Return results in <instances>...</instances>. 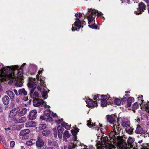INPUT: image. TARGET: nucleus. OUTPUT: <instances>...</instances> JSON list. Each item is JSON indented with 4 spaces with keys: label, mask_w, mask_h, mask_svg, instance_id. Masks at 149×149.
I'll list each match as a JSON object with an SVG mask.
<instances>
[{
    "label": "nucleus",
    "mask_w": 149,
    "mask_h": 149,
    "mask_svg": "<svg viewBox=\"0 0 149 149\" xmlns=\"http://www.w3.org/2000/svg\"><path fill=\"white\" fill-rule=\"evenodd\" d=\"M15 145V142H14V141H11L10 142V145L11 147H13V146H14Z\"/></svg>",
    "instance_id": "nucleus-48"
},
{
    "label": "nucleus",
    "mask_w": 149,
    "mask_h": 149,
    "mask_svg": "<svg viewBox=\"0 0 149 149\" xmlns=\"http://www.w3.org/2000/svg\"><path fill=\"white\" fill-rule=\"evenodd\" d=\"M51 115L54 117H55L57 116V115L56 113H54L53 112H51Z\"/></svg>",
    "instance_id": "nucleus-51"
},
{
    "label": "nucleus",
    "mask_w": 149,
    "mask_h": 149,
    "mask_svg": "<svg viewBox=\"0 0 149 149\" xmlns=\"http://www.w3.org/2000/svg\"><path fill=\"white\" fill-rule=\"evenodd\" d=\"M103 96V95L98 94L94 95L93 99L96 102H98V101H99L100 100L102 99V97Z\"/></svg>",
    "instance_id": "nucleus-23"
},
{
    "label": "nucleus",
    "mask_w": 149,
    "mask_h": 149,
    "mask_svg": "<svg viewBox=\"0 0 149 149\" xmlns=\"http://www.w3.org/2000/svg\"><path fill=\"white\" fill-rule=\"evenodd\" d=\"M26 120V118L25 117H19L16 116L14 119V121L17 123H21L25 122Z\"/></svg>",
    "instance_id": "nucleus-13"
},
{
    "label": "nucleus",
    "mask_w": 149,
    "mask_h": 149,
    "mask_svg": "<svg viewBox=\"0 0 149 149\" xmlns=\"http://www.w3.org/2000/svg\"><path fill=\"white\" fill-rule=\"evenodd\" d=\"M37 116V111L36 110H32L30 112L29 116V118L30 120L35 119Z\"/></svg>",
    "instance_id": "nucleus-17"
},
{
    "label": "nucleus",
    "mask_w": 149,
    "mask_h": 149,
    "mask_svg": "<svg viewBox=\"0 0 149 149\" xmlns=\"http://www.w3.org/2000/svg\"><path fill=\"white\" fill-rule=\"evenodd\" d=\"M57 129L58 131V137L59 138L62 139L63 137V133L64 129L61 126H60L58 127Z\"/></svg>",
    "instance_id": "nucleus-20"
},
{
    "label": "nucleus",
    "mask_w": 149,
    "mask_h": 149,
    "mask_svg": "<svg viewBox=\"0 0 149 149\" xmlns=\"http://www.w3.org/2000/svg\"><path fill=\"white\" fill-rule=\"evenodd\" d=\"M33 105L35 107H39L41 105H45L46 103L42 99H37L33 101Z\"/></svg>",
    "instance_id": "nucleus-12"
},
{
    "label": "nucleus",
    "mask_w": 149,
    "mask_h": 149,
    "mask_svg": "<svg viewBox=\"0 0 149 149\" xmlns=\"http://www.w3.org/2000/svg\"><path fill=\"white\" fill-rule=\"evenodd\" d=\"M134 101V99L132 97H130L128 98L127 101V103L126 104V107L127 108L130 107L131 105V104Z\"/></svg>",
    "instance_id": "nucleus-24"
},
{
    "label": "nucleus",
    "mask_w": 149,
    "mask_h": 149,
    "mask_svg": "<svg viewBox=\"0 0 149 149\" xmlns=\"http://www.w3.org/2000/svg\"><path fill=\"white\" fill-rule=\"evenodd\" d=\"M101 142L102 145L98 146L99 149H112L113 147V145L109 143L107 137H102Z\"/></svg>",
    "instance_id": "nucleus-5"
},
{
    "label": "nucleus",
    "mask_w": 149,
    "mask_h": 149,
    "mask_svg": "<svg viewBox=\"0 0 149 149\" xmlns=\"http://www.w3.org/2000/svg\"><path fill=\"white\" fill-rule=\"evenodd\" d=\"M147 3H148V6H149V0H148V1Z\"/></svg>",
    "instance_id": "nucleus-64"
},
{
    "label": "nucleus",
    "mask_w": 149,
    "mask_h": 149,
    "mask_svg": "<svg viewBox=\"0 0 149 149\" xmlns=\"http://www.w3.org/2000/svg\"><path fill=\"white\" fill-rule=\"evenodd\" d=\"M76 145L74 143H72L68 146V149H75Z\"/></svg>",
    "instance_id": "nucleus-38"
},
{
    "label": "nucleus",
    "mask_w": 149,
    "mask_h": 149,
    "mask_svg": "<svg viewBox=\"0 0 149 149\" xmlns=\"http://www.w3.org/2000/svg\"><path fill=\"white\" fill-rule=\"evenodd\" d=\"M87 125L89 127H93V128H95L97 130H98L99 127L97 126L96 125V124H93L92 122H91L90 120H88L87 121Z\"/></svg>",
    "instance_id": "nucleus-19"
},
{
    "label": "nucleus",
    "mask_w": 149,
    "mask_h": 149,
    "mask_svg": "<svg viewBox=\"0 0 149 149\" xmlns=\"http://www.w3.org/2000/svg\"><path fill=\"white\" fill-rule=\"evenodd\" d=\"M19 67L17 65L12 66L10 67L9 66L3 68L0 70V81L1 82L6 81L7 80H10L9 84H11L15 81H19L21 80L22 76L20 77L15 76V71L19 75V70H18Z\"/></svg>",
    "instance_id": "nucleus-1"
},
{
    "label": "nucleus",
    "mask_w": 149,
    "mask_h": 149,
    "mask_svg": "<svg viewBox=\"0 0 149 149\" xmlns=\"http://www.w3.org/2000/svg\"><path fill=\"white\" fill-rule=\"evenodd\" d=\"M116 116L114 115H107L106 116L107 120V121H109L111 124L113 125L116 123Z\"/></svg>",
    "instance_id": "nucleus-9"
},
{
    "label": "nucleus",
    "mask_w": 149,
    "mask_h": 149,
    "mask_svg": "<svg viewBox=\"0 0 149 149\" xmlns=\"http://www.w3.org/2000/svg\"><path fill=\"white\" fill-rule=\"evenodd\" d=\"M19 111L20 109L19 108L17 107L14 108L10 112L9 115L10 117L13 118L15 116H16Z\"/></svg>",
    "instance_id": "nucleus-11"
},
{
    "label": "nucleus",
    "mask_w": 149,
    "mask_h": 149,
    "mask_svg": "<svg viewBox=\"0 0 149 149\" xmlns=\"http://www.w3.org/2000/svg\"><path fill=\"white\" fill-rule=\"evenodd\" d=\"M51 111L50 110H47L44 112L45 115L47 117H49L51 115Z\"/></svg>",
    "instance_id": "nucleus-35"
},
{
    "label": "nucleus",
    "mask_w": 149,
    "mask_h": 149,
    "mask_svg": "<svg viewBox=\"0 0 149 149\" xmlns=\"http://www.w3.org/2000/svg\"><path fill=\"white\" fill-rule=\"evenodd\" d=\"M75 16L76 17V21L74 24V25L75 27V29L73 27L72 28V30L73 31H74L75 30H77V29H79L81 26V23L79 20V19L78 18H81L82 17V14L81 13L79 14L76 13Z\"/></svg>",
    "instance_id": "nucleus-6"
},
{
    "label": "nucleus",
    "mask_w": 149,
    "mask_h": 149,
    "mask_svg": "<svg viewBox=\"0 0 149 149\" xmlns=\"http://www.w3.org/2000/svg\"><path fill=\"white\" fill-rule=\"evenodd\" d=\"M145 2H146V3H147L148 1V0H143Z\"/></svg>",
    "instance_id": "nucleus-61"
},
{
    "label": "nucleus",
    "mask_w": 149,
    "mask_h": 149,
    "mask_svg": "<svg viewBox=\"0 0 149 149\" xmlns=\"http://www.w3.org/2000/svg\"><path fill=\"white\" fill-rule=\"evenodd\" d=\"M43 71V69H42L41 70H39L38 72V74L36 76L37 80H39V77H41L40 74L42 73V72Z\"/></svg>",
    "instance_id": "nucleus-40"
},
{
    "label": "nucleus",
    "mask_w": 149,
    "mask_h": 149,
    "mask_svg": "<svg viewBox=\"0 0 149 149\" xmlns=\"http://www.w3.org/2000/svg\"><path fill=\"white\" fill-rule=\"evenodd\" d=\"M139 107V104L138 103L136 102L134 103L133 105V108L134 110L136 109Z\"/></svg>",
    "instance_id": "nucleus-43"
},
{
    "label": "nucleus",
    "mask_w": 149,
    "mask_h": 149,
    "mask_svg": "<svg viewBox=\"0 0 149 149\" xmlns=\"http://www.w3.org/2000/svg\"><path fill=\"white\" fill-rule=\"evenodd\" d=\"M37 141L36 142V145L37 147H40L42 146L44 144L43 141L42 140L40 137L38 136L37 137Z\"/></svg>",
    "instance_id": "nucleus-22"
},
{
    "label": "nucleus",
    "mask_w": 149,
    "mask_h": 149,
    "mask_svg": "<svg viewBox=\"0 0 149 149\" xmlns=\"http://www.w3.org/2000/svg\"><path fill=\"white\" fill-rule=\"evenodd\" d=\"M122 126L124 127H127L130 126V122L126 120H123L121 122Z\"/></svg>",
    "instance_id": "nucleus-29"
},
{
    "label": "nucleus",
    "mask_w": 149,
    "mask_h": 149,
    "mask_svg": "<svg viewBox=\"0 0 149 149\" xmlns=\"http://www.w3.org/2000/svg\"><path fill=\"white\" fill-rule=\"evenodd\" d=\"M36 125V123L33 121H31L26 123V127H35Z\"/></svg>",
    "instance_id": "nucleus-26"
},
{
    "label": "nucleus",
    "mask_w": 149,
    "mask_h": 149,
    "mask_svg": "<svg viewBox=\"0 0 149 149\" xmlns=\"http://www.w3.org/2000/svg\"><path fill=\"white\" fill-rule=\"evenodd\" d=\"M146 132V131L140 126H137L135 130V132L138 134H143Z\"/></svg>",
    "instance_id": "nucleus-21"
},
{
    "label": "nucleus",
    "mask_w": 149,
    "mask_h": 149,
    "mask_svg": "<svg viewBox=\"0 0 149 149\" xmlns=\"http://www.w3.org/2000/svg\"><path fill=\"white\" fill-rule=\"evenodd\" d=\"M69 137L70 134L68 131L66 130L65 131L63 134V140L65 142H67V138H68Z\"/></svg>",
    "instance_id": "nucleus-27"
},
{
    "label": "nucleus",
    "mask_w": 149,
    "mask_h": 149,
    "mask_svg": "<svg viewBox=\"0 0 149 149\" xmlns=\"http://www.w3.org/2000/svg\"><path fill=\"white\" fill-rule=\"evenodd\" d=\"M26 65V64L25 63H23L22 65V66L20 67V70H22V68L23 67H24V66Z\"/></svg>",
    "instance_id": "nucleus-54"
},
{
    "label": "nucleus",
    "mask_w": 149,
    "mask_h": 149,
    "mask_svg": "<svg viewBox=\"0 0 149 149\" xmlns=\"http://www.w3.org/2000/svg\"><path fill=\"white\" fill-rule=\"evenodd\" d=\"M21 149H25L24 146H21Z\"/></svg>",
    "instance_id": "nucleus-60"
},
{
    "label": "nucleus",
    "mask_w": 149,
    "mask_h": 149,
    "mask_svg": "<svg viewBox=\"0 0 149 149\" xmlns=\"http://www.w3.org/2000/svg\"><path fill=\"white\" fill-rule=\"evenodd\" d=\"M110 96L109 95H104L102 97V99L101 100L100 103L102 107H105L107 105V100L109 102L111 101L110 100H108V99L109 98Z\"/></svg>",
    "instance_id": "nucleus-10"
},
{
    "label": "nucleus",
    "mask_w": 149,
    "mask_h": 149,
    "mask_svg": "<svg viewBox=\"0 0 149 149\" xmlns=\"http://www.w3.org/2000/svg\"><path fill=\"white\" fill-rule=\"evenodd\" d=\"M2 101L5 105H7L9 104V97L7 95L4 96L2 98Z\"/></svg>",
    "instance_id": "nucleus-25"
},
{
    "label": "nucleus",
    "mask_w": 149,
    "mask_h": 149,
    "mask_svg": "<svg viewBox=\"0 0 149 149\" xmlns=\"http://www.w3.org/2000/svg\"><path fill=\"white\" fill-rule=\"evenodd\" d=\"M29 82L28 84V86L29 88H31L30 89V94L31 96L33 94L34 89L36 88L37 86L36 84L35 78H29Z\"/></svg>",
    "instance_id": "nucleus-7"
},
{
    "label": "nucleus",
    "mask_w": 149,
    "mask_h": 149,
    "mask_svg": "<svg viewBox=\"0 0 149 149\" xmlns=\"http://www.w3.org/2000/svg\"><path fill=\"white\" fill-rule=\"evenodd\" d=\"M48 107L49 108H50V107L49 106H46L45 107Z\"/></svg>",
    "instance_id": "nucleus-63"
},
{
    "label": "nucleus",
    "mask_w": 149,
    "mask_h": 149,
    "mask_svg": "<svg viewBox=\"0 0 149 149\" xmlns=\"http://www.w3.org/2000/svg\"><path fill=\"white\" fill-rule=\"evenodd\" d=\"M37 81H38V83L40 84L41 85L45 86V84L44 83V81L41 79V77H39V80L38 81L37 80Z\"/></svg>",
    "instance_id": "nucleus-41"
},
{
    "label": "nucleus",
    "mask_w": 149,
    "mask_h": 149,
    "mask_svg": "<svg viewBox=\"0 0 149 149\" xmlns=\"http://www.w3.org/2000/svg\"><path fill=\"white\" fill-rule=\"evenodd\" d=\"M18 92L19 95H26L27 94L26 91L24 88L19 90Z\"/></svg>",
    "instance_id": "nucleus-31"
},
{
    "label": "nucleus",
    "mask_w": 149,
    "mask_h": 149,
    "mask_svg": "<svg viewBox=\"0 0 149 149\" xmlns=\"http://www.w3.org/2000/svg\"><path fill=\"white\" fill-rule=\"evenodd\" d=\"M46 125L45 124L40 125V127L41 129H44L46 128Z\"/></svg>",
    "instance_id": "nucleus-46"
},
{
    "label": "nucleus",
    "mask_w": 149,
    "mask_h": 149,
    "mask_svg": "<svg viewBox=\"0 0 149 149\" xmlns=\"http://www.w3.org/2000/svg\"><path fill=\"white\" fill-rule=\"evenodd\" d=\"M79 129L78 128L76 129L75 130H71V132L73 136H76L77 133L79 132Z\"/></svg>",
    "instance_id": "nucleus-37"
},
{
    "label": "nucleus",
    "mask_w": 149,
    "mask_h": 149,
    "mask_svg": "<svg viewBox=\"0 0 149 149\" xmlns=\"http://www.w3.org/2000/svg\"><path fill=\"white\" fill-rule=\"evenodd\" d=\"M41 94L42 95V97L44 99H45L48 97L47 93L46 90H44L41 93Z\"/></svg>",
    "instance_id": "nucleus-34"
},
{
    "label": "nucleus",
    "mask_w": 149,
    "mask_h": 149,
    "mask_svg": "<svg viewBox=\"0 0 149 149\" xmlns=\"http://www.w3.org/2000/svg\"><path fill=\"white\" fill-rule=\"evenodd\" d=\"M88 26L91 28L97 29V26L95 25V24L92 25H89Z\"/></svg>",
    "instance_id": "nucleus-44"
},
{
    "label": "nucleus",
    "mask_w": 149,
    "mask_h": 149,
    "mask_svg": "<svg viewBox=\"0 0 149 149\" xmlns=\"http://www.w3.org/2000/svg\"><path fill=\"white\" fill-rule=\"evenodd\" d=\"M23 100H24V101H27L28 100V97H24L23 98Z\"/></svg>",
    "instance_id": "nucleus-57"
},
{
    "label": "nucleus",
    "mask_w": 149,
    "mask_h": 149,
    "mask_svg": "<svg viewBox=\"0 0 149 149\" xmlns=\"http://www.w3.org/2000/svg\"><path fill=\"white\" fill-rule=\"evenodd\" d=\"M134 139L130 137L127 140V144L122 139H119L116 143L118 144L117 148L119 149H130L133 146Z\"/></svg>",
    "instance_id": "nucleus-2"
},
{
    "label": "nucleus",
    "mask_w": 149,
    "mask_h": 149,
    "mask_svg": "<svg viewBox=\"0 0 149 149\" xmlns=\"http://www.w3.org/2000/svg\"><path fill=\"white\" fill-rule=\"evenodd\" d=\"M36 142V140L35 139H33L27 141L26 144L27 145L30 146L33 144L35 143Z\"/></svg>",
    "instance_id": "nucleus-33"
},
{
    "label": "nucleus",
    "mask_w": 149,
    "mask_h": 149,
    "mask_svg": "<svg viewBox=\"0 0 149 149\" xmlns=\"http://www.w3.org/2000/svg\"><path fill=\"white\" fill-rule=\"evenodd\" d=\"M113 131L110 132L109 137L110 138L111 141L113 143H116L117 141L121 139L120 136H119L118 134L120 132L121 128L120 125H116V123L113 125Z\"/></svg>",
    "instance_id": "nucleus-3"
},
{
    "label": "nucleus",
    "mask_w": 149,
    "mask_h": 149,
    "mask_svg": "<svg viewBox=\"0 0 149 149\" xmlns=\"http://www.w3.org/2000/svg\"><path fill=\"white\" fill-rule=\"evenodd\" d=\"M16 86L17 87H21L22 86V85L21 83H17L16 84Z\"/></svg>",
    "instance_id": "nucleus-55"
},
{
    "label": "nucleus",
    "mask_w": 149,
    "mask_h": 149,
    "mask_svg": "<svg viewBox=\"0 0 149 149\" xmlns=\"http://www.w3.org/2000/svg\"><path fill=\"white\" fill-rule=\"evenodd\" d=\"M111 100V101H109V102L110 103H113L114 102L115 104L118 105H120L121 104V101L119 99H114L113 98H112L111 97H109L108 99V100Z\"/></svg>",
    "instance_id": "nucleus-16"
},
{
    "label": "nucleus",
    "mask_w": 149,
    "mask_h": 149,
    "mask_svg": "<svg viewBox=\"0 0 149 149\" xmlns=\"http://www.w3.org/2000/svg\"><path fill=\"white\" fill-rule=\"evenodd\" d=\"M50 132L48 130H45L42 132V134L44 136H46L50 133Z\"/></svg>",
    "instance_id": "nucleus-36"
},
{
    "label": "nucleus",
    "mask_w": 149,
    "mask_h": 149,
    "mask_svg": "<svg viewBox=\"0 0 149 149\" xmlns=\"http://www.w3.org/2000/svg\"><path fill=\"white\" fill-rule=\"evenodd\" d=\"M61 125L67 130H70V128L71 125H68L65 122L61 124Z\"/></svg>",
    "instance_id": "nucleus-32"
},
{
    "label": "nucleus",
    "mask_w": 149,
    "mask_h": 149,
    "mask_svg": "<svg viewBox=\"0 0 149 149\" xmlns=\"http://www.w3.org/2000/svg\"><path fill=\"white\" fill-rule=\"evenodd\" d=\"M87 106L89 107H96L98 106V102H96L92 99H89L88 102H87Z\"/></svg>",
    "instance_id": "nucleus-15"
},
{
    "label": "nucleus",
    "mask_w": 149,
    "mask_h": 149,
    "mask_svg": "<svg viewBox=\"0 0 149 149\" xmlns=\"http://www.w3.org/2000/svg\"><path fill=\"white\" fill-rule=\"evenodd\" d=\"M143 96L141 95L139 97V100L141 99V100L142 101V102L140 104V105L141 107L144 106L146 108V111L149 113V105H147L145 104H143Z\"/></svg>",
    "instance_id": "nucleus-18"
},
{
    "label": "nucleus",
    "mask_w": 149,
    "mask_h": 149,
    "mask_svg": "<svg viewBox=\"0 0 149 149\" xmlns=\"http://www.w3.org/2000/svg\"><path fill=\"white\" fill-rule=\"evenodd\" d=\"M94 148L91 146H89L88 148H87V146H85L84 148L83 149H93Z\"/></svg>",
    "instance_id": "nucleus-47"
},
{
    "label": "nucleus",
    "mask_w": 149,
    "mask_h": 149,
    "mask_svg": "<svg viewBox=\"0 0 149 149\" xmlns=\"http://www.w3.org/2000/svg\"><path fill=\"white\" fill-rule=\"evenodd\" d=\"M77 138L76 136H73V137L72 138V140L73 141H75L77 140Z\"/></svg>",
    "instance_id": "nucleus-50"
},
{
    "label": "nucleus",
    "mask_w": 149,
    "mask_h": 149,
    "mask_svg": "<svg viewBox=\"0 0 149 149\" xmlns=\"http://www.w3.org/2000/svg\"><path fill=\"white\" fill-rule=\"evenodd\" d=\"M37 89H38V90H39V91H41V87H40V86H38L37 87Z\"/></svg>",
    "instance_id": "nucleus-58"
},
{
    "label": "nucleus",
    "mask_w": 149,
    "mask_h": 149,
    "mask_svg": "<svg viewBox=\"0 0 149 149\" xmlns=\"http://www.w3.org/2000/svg\"><path fill=\"white\" fill-rule=\"evenodd\" d=\"M125 130L126 132L129 134H132L133 132V129L131 127H130L128 129H126Z\"/></svg>",
    "instance_id": "nucleus-39"
},
{
    "label": "nucleus",
    "mask_w": 149,
    "mask_h": 149,
    "mask_svg": "<svg viewBox=\"0 0 149 149\" xmlns=\"http://www.w3.org/2000/svg\"><path fill=\"white\" fill-rule=\"evenodd\" d=\"M14 93H15L16 94V95H17V96H18V92L15 89L14 90Z\"/></svg>",
    "instance_id": "nucleus-56"
},
{
    "label": "nucleus",
    "mask_w": 149,
    "mask_h": 149,
    "mask_svg": "<svg viewBox=\"0 0 149 149\" xmlns=\"http://www.w3.org/2000/svg\"><path fill=\"white\" fill-rule=\"evenodd\" d=\"M56 122L57 124H61H61L63 123H64V122L63 121L62 119L59 120H56L55 121Z\"/></svg>",
    "instance_id": "nucleus-45"
},
{
    "label": "nucleus",
    "mask_w": 149,
    "mask_h": 149,
    "mask_svg": "<svg viewBox=\"0 0 149 149\" xmlns=\"http://www.w3.org/2000/svg\"><path fill=\"white\" fill-rule=\"evenodd\" d=\"M140 149H149V148H148V146H142V147Z\"/></svg>",
    "instance_id": "nucleus-52"
},
{
    "label": "nucleus",
    "mask_w": 149,
    "mask_h": 149,
    "mask_svg": "<svg viewBox=\"0 0 149 149\" xmlns=\"http://www.w3.org/2000/svg\"><path fill=\"white\" fill-rule=\"evenodd\" d=\"M0 143L1 144H3V145L4 147L5 148H6L7 144L6 143L4 139H2V140H0Z\"/></svg>",
    "instance_id": "nucleus-42"
},
{
    "label": "nucleus",
    "mask_w": 149,
    "mask_h": 149,
    "mask_svg": "<svg viewBox=\"0 0 149 149\" xmlns=\"http://www.w3.org/2000/svg\"><path fill=\"white\" fill-rule=\"evenodd\" d=\"M40 118L42 119V120H45L46 118L48 119V118H46L45 116H41L40 117Z\"/></svg>",
    "instance_id": "nucleus-53"
},
{
    "label": "nucleus",
    "mask_w": 149,
    "mask_h": 149,
    "mask_svg": "<svg viewBox=\"0 0 149 149\" xmlns=\"http://www.w3.org/2000/svg\"><path fill=\"white\" fill-rule=\"evenodd\" d=\"M102 14L100 13L95 10H93L91 8L88 9V10L86 14L88 20V23L90 24L93 21L96 15L102 16Z\"/></svg>",
    "instance_id": "nucleus-4"
},
{
    "label": "nucleus",
    "mask_w": 149,
    "mask_h": 149,
    "mask_svg": "<svg viewBox=\"0 0 149 149\" xmlns=\"http://www.w3.org/2000/svg\"><path fill=\"white\" fill-rule=\"evenodd\" d=\"M47 149H55L53 147H48L47 148Z\"/></svg>",
    "instance_id": "nucleus-59"
},
{
    "label": "nucleus",
    "mask_w": 149,
    "mask_h": 149,
    "mask_svg": "<svg viewBox=\"0 0 149 149\" xmlns=\"http://www.w3.org/2000/svg\"><path fill=\"white\" fill-rule=\"evenodd\" d=\"M30 132V130L29 129H25L22 130L20 132L19 135L20 136H23L22 139H24L27 138L26 135L29 133Z\"/></svg>",
    "instance_id": "nucleus-14"
},
{
    "label": "nucleus",
    "mask_w": 149,
    "mask_h": 149,
    "mask_svg": "<svg viewBox=\"0 0 149 149\" xmlns=\"http://www.w3.org/2000/svg\"><path fill=\"white\" fill-rule=\"evenodd\" d=\"M6 93L9 96L10 98L13 99L14 98V95L13 92L10 90H8L6 91Z\"/></svg>",
    "instance_id": "nucleus-30"
},
{
    "label": "nucleus",
    "mask_w": 149,
    "mask_h": 149,
    "mask_svg": "<svg viewBox=\"0 0 149 149\" xmlns=\"http://www.w3.org/2000/svg\"><path fill=\"white\" fill-rule=\"evenodd\" d=\"M99 124L100 125V127H101L102 126V124H100V123H99Z\"/></svg>",
    "instance_id": "nucleus-62"
},
{
    "label": "nucleus",
    "mask_w": 149,
    "mask_h": 149,
    "mask_svg": "<svg viewBox=\"0 0 149 149\" xmlns=\"http://www.w3.org/2000/svg\"><path fill=\"white\" fill-rule=\"evenodd\" d=\"M139 8L137 11H135L134 13L137 15L141 13L145 10L146 5L144 3L142 2L140 3L139 4Z\"/></svg>",
    "instance_id": "nucleus-8"
},
{
    "label": "nucleus",
    "mask_w": 149,
    "mask_h": 149,
    "mask_svg": "<svg viewBox=\"0 0 149 149\" xmlns=\"http://www.w3.org/2000/svg\"><path fill=\"white\" fill-rule=\"evenodd\" d=\"M26 109L25 108H24L21 111H20L18 113V115L17 116L21 117L26 113Z\"/></svg>",
    "instance_id": "nucleus-28"
},
{
    "label": "nucleus",
    "mask_w": 149,
    "mask_h": 149,
    "mask_svg": "<svg viewBox=\"0 0 149 149\" xmlns=\"http://www.w3.org/2000/svg\"><path fill=\"white\" fill-rule=\"evenodd\" d=\"M33 95L35 97H39V95L38 92L35 91Z\"/></svg>",
    "instance_id": "nucleus-49"
}]
</instances>
